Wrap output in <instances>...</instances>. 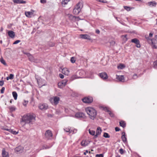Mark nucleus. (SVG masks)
I'll list each match as a JSON object with an SVG mask.
<instances>
[{
	"instance_id": "1",
	"label": "nucleus",
	"mask_w": 157,
	"mask_h": 157,
	"mask_svg": "<svg viewBox=\"0 0 157 157\" xmlns=\"http://www.w3.org/2000/svg\"><path fill=\"white\" fill-rule=\"evenodd\" d=\"M35 120V116L34 115L27 114L24 115L22 118V121L25 123L33 124V122Z\"/></svg>"
},
{
	"instance_id": "2",
	"label": "nucleus",
	"mask_w": 157,
	"mask_h": 157,
	"mask_svg": "<svg viewBox=\"0 0 157 157\" xmlns=\"http://www.w3.org/2000/svg\"><path fill=\"white\" fill-rule=\"evenodd\" d=\"M85 110L90 119L94 120L96 118L97 111L91 107H88L86 108Z\"/></svg>"
},
{
	"instance_id": "3",
	"label": "nucleus",
	"mask_w": 157,
	"mask_h": 157,
	"mask_svg": "<svg viewBox=\"0 0 157 157\" xmlns=\"http://www.w3.org/2000/svg\"><path fill=\"white\" fill-rule=\"evenodd\" d=\"M82 2L80 1L77 4L73 11V13L75 15H78L80 12L83 7Z\"/></svg>"
},
{
	"instance_id": "4",
	"label": "nucleus",
	"mask_w": 157,
	"mask_h": 157,
	"mask_svg": "<svg viewBox=\"0 0 157 157\" xmlns=\"http://www.w3.org/2000/svg\"><path fill=\"white\" fill-rule=\"evenodd\" d=\"M59 100L60 98L59 97L55 96L50 98L49 101L52 105H56L59 103Z\"/></svg>"
},
{
	"instance_id": "5",
	"label": "nucleus",
	"mask_w": 157,
	"mask_h": 157,
	"mask_svg": "<svg viewBox=\"0 0 157 157\" xmlns=\"http://www.w3.org/2000/svg\"><path fill=\"white\" fill-rule=\"evenodd\" d=\"M82 100L84 103H91L93 101V99L92 97H88L82 98Z\"/></svg>"
},
{
	"instance_id": "6",
	"label": "nucleus",
	"mask_w": 157,
	"mask_h": 157,
	"mask_svg": "<svg viewBox=\"0 0 157 157\" xmlns=\"http://www.w3.org/2000/svg\"><path fill=\"white\" fill-rule=\"evenodd\" d=\"M45 136L47 139H50L52 136V132L49 130H47L45 133Z\"/></svg>"
},
{
	"instance_id": "7",
	"label": "nucleus",
	"mask_w": 157,
	"mask_h": 157,
	"mask_svg": "<svg viewBox=\"0 0 157 157\" xmlns=\"http://www.w3.org/2000/svg\"><path fill=\"white\" fill-rule=\"evenodd\" d=\"M38 107L41 110H45L48 108V105L47 104L44 103L40 104Z\"/></svg>"
},
{
	"instance_id": "8",
	"label": "nucleus",
	"mask_w": 157,
	"mask_h": 157,
	"mask_svg": "<svg viewBox=\"0 0 157 157\" xmlns=\"http://www.w3.org/2000/svg\"><path fill=\"white\" fill-rule=\"evenodd\" d=\"M131 41L132 43H135L136 44V46L138 48L140 47L139 40L137 38H134L132 39Z\"/></svg>"
},
{
	"instance_id": "9",
	"label": "nucleus",
	"mask_w": 157,
	"mask_h": 157,
	"mask_svg": "<svg viewBox=\"0 0 157 157\" xmlns=\"http://www.w3.org/2000/svg\"><path fill=\"white\" fill-rule=\"evenodd\" d=\"M99 76L101 78L104 80L107 79L108 78L107 74L105 72L100 73Z\"/></svg>"
},
{
	"instance_id": "10",
	"label": "nucleus",
	"mask_w": 157,
	"mask_h": 157,
	"mask_svg": "<svg viewBox=\"0 0 157 157\" xmlns=\"http://www.w3.org/2000/svg\"><path fill=\"white\" fill-rule=\"evenodd\" d=\"M75 117L77 118H86L85 114L82 113H76Z\"/></svg>"
},
{
	"instance_id": "11",
	"label": "nucleus",
	"mask_w": 157,
	"mask_h": 157,
	"mask_svg": "<svg viewBox=\"0 0 157 157\" xmlns=\"http://www.w3.org/2000/svg\"><path fill=\"white\" fill-rule=\"evenodd\" d=\"M79 37L83 39H86L89 40L91 39L90 36L87 34H80L79 35Z\"/></svg>"
},
{
	"instance_id": "12",
	"label": "nucleus",
	"mask_w": 157,
	"mask_h": 157,
	"mask_svg": "<svg viewBox=\"0 0 157 157\" xmlns=\"http://www.w3.org/2000/svg\"><path fill=\"white\" fill-rule=\"evenodd\" d=\"M84 73V72L83 71H78L77 72L76 76L75 77L76 78H82L81 76H82Z\"/></svg>"
},
{
	"instance_id": "13",
	"label": "nucleus",
	"mask_w": 157,
	"mask_h": 157,
	"mask_svg": "<svg viewBox=\"0 0 157 157\" xmlns=\"http://www.w3.org/2000/svg\"><path fill=\"white\" fill-rule=\"evenodd\" d=\"M61 70H60V71L63 74L67 75L69 74V70L67 68H61Z\"/></svg>"
},
{
	"instance_id": "14",
	"label": "nucleus",
	"mask_w": 157,
	"mask_h": 157,
	"mask_svg": "<svg viewBox=\"0 0 157 157\" xmlns=\"http://www.w3.org/2000/svg\"><path fill=\"white\" fill-rule=\"evenodd\" d=\"M102 130L101 128L100 127L97 128V129L96 132V134L94 135V138H96L98 137V136L100 135L101 133Z\"/></svg>"
},
{
	"instance_id": "15",
	"label": "nucleus",
	"mask_w": 157,
	"mask_h": 157,
	"mask_svg": "<svg viewBox=\"0 0 157 157\" xmlns=\"http://www.w3.org/2000/svg\"><path fill=\"white\" fill-rule=\"evenodd\" d=\"M34 11H33L32 12H25V15L26 17H31L33 15Z\"/></svg>"
},
{
	"instance_id": "16",
	"label": "nucleus",
	"mask_w": 157,
	"mask_h": 157,
	"mask_svg": "<svg viewBox=\"0 0 157 157\" xmlns=\"http://www.w3.org/2000/svg\"><path fill=\"white\" fill-rule=\"evenodd\" d=\"M2 155L3 157H9L8 152L6 151L4 149L2 150Z\"/></svg>"
},
{
	"instance_id": "17",
	"label": "nucleus",
	"mask_w": 157,
	"mask_h": 157,
	"mask_svg": "<svg viewBox=\"0 0 157 157\" xmlns=\"http://www.w3.org/2000/svg\"><path fill=\"white\" fill-rule=\"evenodd\" d=\"M122 136H121V139H122V141L125 142L127 141V138H126V136L125 135V132H123L121 133Z\"/></svg>"
},
{
	"instance_id": "18",
	"label": "nucleus",
	"mask_w": 157,
	"mask_h": 157,
	"mask_svg": "<svg viewBox=\"0 0 157 157\" xmlns=\"http://www.w3.org/2000/svg\"><path fill=\"white\" fill-rule=\"evenodd\" d=\"M8 34L9 36L11 38H13L15 36V33L12 31H9L8 32Z\"/></svg>"
},
{
	"instance_id": "19",
	"label": "nucleus",
	"mask_w": 157,
	"mask_h": 157,
	"mask_svg": "<svg viewBox=\"0 0 157 157\" xmlns=\"http://www.w3.org/2000/svg\"><path fill=\"white\" fill-rule=\"evenodd\" d=\"M14 3L17 4H24L26 3V2L23 0H13Z\"/></svg>"
},
{
	"instance_id": "20",
	"label": "nucleus",
	"mask_w": 157,
	"mask_h": 157,
	"mask_svg": "<svg viewBox=\"0 0 157 157\" xmlns=\"http://www.w3.org/2000/svg\"><path fill=\"white\" fill-rule=\"evenodd\" d=\"M148 5L151 7L155 6L156 3L154 1L149 2L147 3Z\"/></svg>"
},
{
	"instance_id": "21",
	"label": "nucleus",
	"mask_w": 157,
	"mask_h": 157,
	"mask_svg": "<svg viewBox=\"0 0 157 157\" xmlns=\"http://www.w3.org/2000/svg\"><path fill=\"white\" fill-rule=\"evenodd\" d=\"M124 81L125 80L124 75H118V82H124Z\"/></svg>"
},
{
	"instance_id": "22",
	"label": "nucleus",
	"mask_w": 157,
	"mask_h": 157,
	"mask_svg": "<svg viewBox=\"0 0 157 157\" xmlns=\"http://www.w3.org/2000/svg\"><path fill=\"white\" fill-rule=\"evenodd\" d=\"M68 17L69 19L73 21H75V16H73L71 14H68Z\"/></svg>"
},
{
	"instance_id": "23",
	"label": "nucleus",
	"mask_w": 157,
	"mask_h": 157,
	"mask_svg": "<svg viewBox=\"0 0 157 157\" xmlns=\"http://www.w3.org/2000/svg\"><path fill=\"white\" fill-rule=\"evenodd\" d=\"M67 81L68 80L65 79L63 80L62 81L59 82V84H62L63 86H65L67 84Z\"/></svg>"
},
{
	"instance_id": "24",
	"label": "nucleus",
	"mask_w": 157,
	"mask_h": 157,
	"mask_svg": "<svg viewBox=\"0 0 157 157\" xmlns=\"http://www.w3.org/2000/svg\"><path fill=\"white\" fill-rule=\"evenodd\" d=\"M28 57L29 60L31 62H33L34 61L35 58L32 55L30 54Z\"/></svg>"
},
{
	"instance_id": "25",
	"label": "nucleus",
	"mask_w": 157,
	"mask_h": 157,
	"mask_svg": "<svg viewBox=\"0 0 157 157\" xmlns=\"http://www.w3.org/2000/svg\"><path fill=\"white\" fill-rule=\"evenodd\" d=\"M88 144V142L86 140H82L81 142L82 146L83 147L86 146Z\"/></svg>"
},
{
	"instance_id": "26",
	"label": "nucleus",
	"mask_w": 157,
	"mask_h": 157,
	"mask_svg": "<svg viewBox=\"0 0 157 157\" xmlns=\"http://www.w3.org/2000/svg\"><path fill=\"white\" fill-rule=\"evenodd\" d=\"M120 125L123 128H124L126 126V123L125 122L123 121H121L119 122Z\"/></svg>"
},
{
	"instance_id": "27",
	"label": "nucleus",
	"mask_w": 157,
	"mask_h": 157,
	"mask_svg": "<svg viewBox=\"0 0 157 157\" xmlns=\"http://www.w3.org/2000/svg\"><path fill=\"white\" fill-rule=\"evenodd\" d=\"M13 96L15 100H16L17 98V92L15 91H13L12 92Z\"/></svg>"
},
{
	"instance_id": "28",
	"label": "nucleus",
	"mask_w": 157,
	"mask_h": 157,
	"mask_svg": "<svg viewBox=\"0 0 157 157\" xmlns=\"http://www.w3.org/2000/svg\"><path fill=\"white\" fill-rule=\"evenodd\" d=\"M9 132L11 133H12L14 135H16L18 133V132H17L16 131H15L13 130V129H11L10 128V130H9Z\"/></svg>"
},
{
	"instance_id": "29",
	"label": "nucleus",
	"mask_w": 157,
	"mask_h": 157,
	"mask_svg": "<svg viewBox=\"0 0 157 157\" xmlns=\"http://www.w3.org/2000/svg\"><path fill=\"white\" fill-rule=\"evenodd\" d=\"M0 61L1 62L2 64H4V65H5V66L7 65L6 63L5 60L3 59V58L2 57L0 59Z\"/></svg>"
},
{
	"instance_id": "30",
	"label": "nucleus",
	"mask_w": 157,
	"mask_h": 157,
	"mask_svg": "<svg viewBox=\"0 0 157 157\" xmlns=\"http://www.w3.org/2000/svg\"><path fill=\"white\" fill-rule=\"evenodd\" d=\"M125 67V65L122 63H120L118 65V68H119L121 69H123L124 67Z\"/></svg>"
},
{
	"instance_id": "31",
	"label": "nucleus",
	"mask_w": 157,
	"mask_h": 157,
	"mask_svg": "<svg viewBox=\"0 0 157 157\" xmlns=\"http://www.w3.org/2000/svg\"><path fill=\"white\" fill-rule=\"evenodd\" d=\"M127 35H122L121 36V38L123 39V41L124 42L126 41L127 40Z\"/></svg>"
},
{
	"instance_id": "32",
	"label": "nucleus",
	"mask_w": 157,
	"mask_h": 157,
	"mask_svg": "<svg viewBox=\"0 0 157 157\" xmlns=\"http://www.w3.org/2000/svg\"><path fill=\"white\" fill-rule=\"evenodd\" d=\"M69 1V0H63L62 1L61 3L62 5H65Z\"/></svg>"
},
{
	"instance_id": "33",
	"label": "nucleus",
	"mask_w": 157,
	"mask_h": 157,
	"mask_svg": "<svg viewBox=\"0 0 157 157\" xmlns=\"http://www.w3.org/2000/svg\"><path fill=\"white\" fill-rule=\"evenodd\" d=\"M89 133L90 134L93 136L95 135V132L94 131L89 129Z\"/></svg>"
},
{
	"instance_id": "34",
	"label": "nucleus",
	"mask_w": 157,
	"mask_h": 157,
	"mask_svg": "<svg viewBox=\"0 0 157 157\" xmlns=\"http://www.w3.org/2000/svg\"><path fill=\"white\" fill-rule=\"evenodd\" d=\"M9 108L11 111H13L15 110L16 108L14 106H10Z\"/></svg>"
},
{
	"instance_id": "35",
	"label": "nucleus",
	"mask_w": 157,
	"mask_h": 157,
	"mask_svg": "<svg viewBox=\"0 0 157 157\" xmlns=\"http://www.w3.org/2000/svg\"><path fill=\"white\" fill-rule=\"evenodd\" d=\"M103 136L105 138H109L110 137V136L109 135V134L108 133L106 132H105L104 133Z\"/></svg>"
},
{
	"instance_id": "36",
	"label": "nucleus",
	"mask_w": 157,
	"mask_h": 157,
	"mask_svg": "<svg viewBox=\"0 0 157 157\" xmlns=\"http://www.w3.org/2000/svg\"><path fill=\"white\" fill-rule=\"evenodd\" d=\"M21 149V147H18L16 148L15 150L16 151H20Z\"/></svg>"
},
{
	"instance_id": "37",
	"label": "nucleus",
	"mask_w": 157,
	"mask_h": 157,
	"mask_svg": "<svg viewBox=\"0 0 157 157\" xmlns=\"http://www.w3.org/2000/svg\"><path fill=\"white\" fill-rule=\"evenodd\" d=\"M102 108H103V110L105 112H108L109 110L108 108L106 107H102Z\"/></svg>"
},
{
	"instance_id": "38",
	"label": "nucleus",
	"mask_w": 157,
	"mask_h": 157,
	"mask_svg": "<svg viewBox=\"0 0 157 157\" xmlns=\"http://www.w3.org/2000/svg\"><path fill=\"white\" fill-rule=\"evenodd\" d=\"M48 45L50 47H53L55 45V43L53 42H49L48 43Z\"/></svg>"
},
{
	"instance_id": "39",
	"label": "nucleus",
	"mask_w": 157,
	"mask_h": 157,
	"mask_svg": "<svg viewBox=\"0 0 157 157\" xmlns=\"http://www.w3.org/2000/svg\"><path fill=\"white\" fill-rule=\"evenodd\" d=\"M28 103V101L24 100V102L23 103V105L25 106H26Z\"/></svg>"
},
{
	"instance_id": "40",
	"label": "nucleus",
	"mask_w": 157,
	"mask_h": 157,
	"mask_svg": "<svg viewBox=\"0 0 157 157\" xmlns=\"http://www.w3.org/2000/svg\"><path fill=\"white\" fill-rule=\"evenodd\" d=\"M71 61L72 63H75V60L74 57H71Z\"/></svg>"
},
{
	"instance_id": "41",
	"label": "nucleus",
	"mask_w": 157,
	"mask_h": 157,
	"mask_svg": "<svg viewBox=\"0 0 157 157\" xmlns=\"http://www.w3.org/2000/svg\"><path fill=\"white\" fill-rule=\"evenodd\" d=\"M153 65L154 68H157V60L154 62Z\"/></svg>"
},
{
	"instance_id": "42",
	"label": "nucleus",
	"mask_w": 157,
	"mask_h": 157,
	"mask_svg": "<svg viewBox=\"0 0 157 157\" xmlns=\"http://www.w3.org/2000/svg\"><path fill=\"white\" fill-rule=\"evenodd\" d=\"M124 9L128 11H129L131 10V8L130 7L127 6H124Z\"/></svg>"
},
{
	"instance_id": "43",
	"label": "nucleus",
	"mask_w": 157,
	"mask_h": 157,
	"mask_svg": "<svg viewBox=\"0 0 157 157\" xmlns=\"http://www.w3.org/2000/svg\"><path fill=\"white\" fill-rule=\"evenodd\" d=\"M70 128H64V130L66 132H69Z\"/></svg>"
},
{
	"instance_id": "44",
	"label": "nucleus",
	"mask_w": 157,
	"mask_h": 157,
	"mask_svg": "<svg viewBox=\"0 0 157 157\" xmlns=\"http://www.w3.org/2000/svg\"><path fill=\"white\" fill-rule=\"evenodd\" d=\"M98 1L99 2H101L103 3H107V1H106L105 0H98Z\"/></svg>"
},
{
	"instance_id": "45",
	"label": "nucleus",
	"mask_w": 157,
	"mask_h": 157,
	"mask_svg": "<svg viewBox=\"0 0 157 157\" xmlns=\"http://www.w3.org/2000/svg\"><path fill=\"white\" fill-rule=\"evenodd\" d=\"M14 75L13 74H10V75L9 76L8 78H9V79H13V78Z\"/></svg>"
},
{
	"instance_id": "46",
	"label": "nucleus",
	"mask_w": 157,
	"mask_h": 157,
	"mask_svg": "<svg viewBox=\"0 0 157 157\" xmlns=\"http://www.w3.org/2000/svg\"><path fill=\"white\" fill-rule=\"evenodd\" d=\"M153 40L151 39L150 40H149L147 42L149 44H154Z\"/></svg>"
},
{
	"instance_id": "47",
	"label": "nucleus",
	"mask_w": 157,
	"mask_h": 157,
	"mask_svg": "<svg viewBox=\"0 0 157 157\" xmlns=\"http://www.w3.org/2000/svg\"><path fill=\"white\" fill-rule=\"evenodd\" d=\"M95 157H103V155L102 154H97Z\"/></svg>"
},
{
	"instance_id": "48",
	"label": "nucleus",
	"mask_w": 157,
	"mask_h": 157,
	"mask_svg": "<svg viewBox=\"0 0 157 157\" xmlns=\"http://www.w3.org/2000/svg\"><path fill=\"white\" fill-rule=\"evenodd\" d=\"M40 62V60L37 59H34V61L33 62H34L35 63H38Z\"/></svg>"
},
{
	"instance_id": "49",
	"label": "nucleus",
	"mask_w": 157,
	"mask_h": 157,
	"mask_svg": "<svg viewBox=\"0 0 157 157\" xmlns=\"http://www.w3.org/2000/svg\"><path fill=\"white\" fill-rule=\"evenodd\" d=\"M108 113L110 115V116L111 117H113V113L110 110L108 112Z\"/></svg>"
},
{
	"instance_id": "50",
	"label": "nucleus",
	"mask_w": 157,
	"mask_h": 157,
	"mask_svg": "<svg viewBox=\"0 0 157 157\" xmlns=\"http://www.w3.org/2000/svg\"><path fill=\"white\" fill-rule=\"evenodd\" d=\"M20 42H21V40H16V41H15L13 43V44H17L18 43H19Z\"/></svg>"
},
{
	"instance_id": "51",
	"label": "nucleus",
	"mask_w": 157,
	"mask_h": 157,
	"mask_svg": "<svg viewBox=\"0 0 157 157\" xmlns=\"http://www.w3.org/2000/svg\"><path fill=\"white\" fill-rule=\"evenodd\" d=\"M5 90V88L4 87H3L2 88V89L1 90V94H3L4 93V90Z\"/></svg>"
},
{
	"instance_id": "52",
	"label": "nucleus",
	"mask_w": 157,
	"mask_h": 157,
	"mask_svg": "<svg viewBox=\"0 0 157 157\" xmlns=\"http://www.w3.org/2000/svg\"><path fill=\"white\" fill-rule=\"evenodd\" d=\"M59 77L61 78H63L64 77V75L61 74H59Z\"/></svg>"
},
{
	"instance_id": "53",
	"label": "nucleus",
	"mask_w": 157,
	"mask_h": 157,
	"mask_svg": "<svg viewBox=\"0 0 157 157\" xmlns=\"http://www.w3.org/2000/svg\"><path fill=\"white\" fill-rule=\"evenodd\" d=\"M119 151L120 153L121 154H123L124 153V150L122 148L120 149L119 150Z\"/></svg>"
},
{
	"instance_id": "54",
	"label": "nucleus",
	"mask_w": 157,
	"mask_h": 157,
	"mask_svg": "<svg viewBox=\"0 0 157 157\" xmlns=\"http://www.w3.org/2000/svg\"><path fill=\"white\" fill-rule=\"evenodd\" d=\"M4 82L3 80L0 81V86H2L4 84Z\"/></svg>"
},
{
	"instance_id": "55",
	"label": "nucleus",
	"mask_w": 157,
	"mask_h": 157,
	"mask_svg": "<svg viewBox=\"0 0 157 157\" xmlns=\"http://www.w3.org/2000/svg\"><path fill=\"white\" fill-rule=\"evenodd\" d=\"M114 74L112 76V78L113 79H115V78H116V79H118V75L117 74H116V77H115H115L114 76Z\"/></svg>"
},
{
	"instance_id": "56",
	"label": "nucleus",
	"mask_w": 157,
	"mask_h": 157,
	"mask_svg": "<svg viewBox=\"0 0 157 157\" xmlns=\"http://www.w3.org/2000/svg\"><path fill=\"white\" fill-rule=\"evenodd\" d=\"M40 2L41 3H45L46 2V0H40Z\"/></svg>"
},
{
	"instance_id": "57",
	"label": "nucleus",
	"mask_w": 157,
	"mask_h": 157,
	"mask_svg": "<svg viewBox=\"0 0 157 157\" xmlns=\"http://www.w3.org/2000/svg\"><path fill=\"white\" fill-rule=\"evenodd\" d=\"M58 85L59 87L60 88H62V87H63L64 86H63V84H59V82L58 83Z\"/></svg>"
},
{
	"instance_id": "58",
	"label": "nucleus",
	"mask_w": 157,
	"mask_h": 157,
	"mask_svg": "<svg viewBox=\"0 0 157 157\" xmlns=\"http://www.w3.org/2000/svg\"><path fill=\"white\" fill-rule=\"evenodd\" d=\"M75 17H76V18H75V21H78L80 19L79 17H76L75 16Z\"/></svg>"
},
{
	"instance_id": "59",
	"label": "nucleus",
	"mask_w": 157,
	"mask_h": 157,
	"mask_svg": "<svg viewBox=\"0 0 157 157\" xmlns=\"http://www.w3.org/2000/svg\"><path fill=\"white\" fill-rule=\"evenodd\" d=\"M2 129L4 130H6L9 132V130H10V128H3Z\"/></svg>"
},
{
	"instance_id": "60",
	"label": "nucleus",
	"mask_w": 157,
	"mask_h": 157,
	"mask_svg": "<svg viewBox=\"0 0 157 157\" xmlns=\"http://www.w3.org/2000/svg\"><path fill=\"white\" fill-rule=\"evenodd\" d=\"M74 133V130H71V129H70V131H69V134H70V133L73 134Z\"/></svg>"
},
{
	"instance_id": "61",
	"label": "nucleus",
	"mask_w": 157,
	"mask_h": 157,
	"mask_svg": "<svg viewBox=\"0 0 157 157\" xmlns=\"http://www.w3.org/2000/svg\"><path fill=\"white\" fill-rule=\"evenodd\" d=\"M137 78V76L136 74H135L134 75H133V78L134 79H135V78Z\"/></svg>"
},
{
	"instance_id": "62",
	"label": "nucleus",
	"mask_w": 157,
	"mask_h": 157,
	"mask_svg": "<svg viewBox=\"0 0 157 157\" xmlns=\"http://www.w3.org/2000/svg\"><path fill=\"white\" fill-rule=\"evenodd\" d=\"M24 54L25 55H27V56L28 57V56H29V55L30 54L29 53H27V52H25L24 53Z\"/></svg>"
},
{
	"instance_id": "63",
	"label": "nucleus",
	"mask_w": 157,
	"mask_h": 157,
	"mask_svg": "<svg viewBox=\"0 0 157 157\" xmlns=\"http://www.w3.org/2000/svg\"><path fill=\"white\" fill-rule=\"evenodd\" d=\"M96 33L98 34L100 33V31L98 29H96L95 31Z\"/></svg>"
},
{
	"instance_id": "64",
	"label": "nucleus",
	"mask_w": 157,
	"mask_h": 157,
	"mask_svg": "<svg viewBox=\"0 0 157 157\" xmlns=\"http://www.w3.org/2000/svg\"><path fill=\"white\" fill-rule=\"evenodd\" d=\"M145 38L146 39V40L147 41H148L149 40H150L151 39L150 38H149L148 37H146V36H145Z\"/></svg>"
}]
</instances>
